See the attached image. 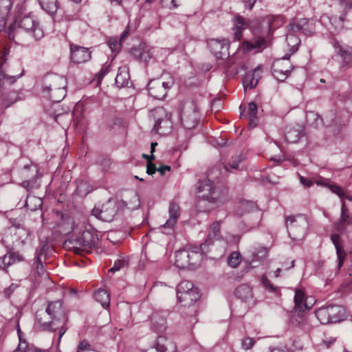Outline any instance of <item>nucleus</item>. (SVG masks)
<instances>
[{
	"mask_svg": "<svg viewBox=\"0 0 352 352\" xmlns=\"http://www.w3.org/2000/svg\"><path fill=\"white\" fill-rule=\"evenodd\" d=\"M332 45L334 54L331 56L329 62H337L340 72H345L352 68V47L342 45L337 40H333Z\"/></svg>",
	"mask_w": 352,
	"mask_h": 352,
	"instance_id": "nucleus-5",
	"label": "nucleus"
},
{
	"mask_svg": "<svg viewBox=\"0 0 352 352\" xmlns=\"http://www.w3.org/2000/svg\"><path fill=\"white\" fill-rule=\"evenodd\" d=\"M262 283L263 286L270 292H274L276 290V287L274 286V285L271 283L270 280L267 279V277L263 276L262 277Z\"/></svg>",
	"mask_w": 352,
	"mask_h": 352,
	"instance_id": "nucleus-53",
	"label": "nucleus"
},
{
	"mask_svg": "<svg viewBox=\"0 0 352 352\" xmlns=\"http://www.w3.org/2000/svg\"><path fill=\"white\" fill-rule=\"evenodd\" d=\"M15 94L14 92L5 93L0 97V102L3 107L8 108L13 104L16 100L14 98Z\"/></svg>",
	"mask_w": 352,
	"mask_h": 352,
	"instance_id": "nucleus-43",
	"label": "nucleus"
},
{
	"mask_svg": "<svg viewBox=\"0 0 352 352\" xmlns=\"http://www.w3.org/2000/svg\"><path fill=\"white\" fill-rule=\"evenodd\" d=\"M198 192L202 199L215 205L222 204L228 199L226 188L215 184L208 178L199 181Z\"/></svg>",
	"mask_w": 352,
	"mask_h": 352,
	"instance_id": "nucleus-3",
	"label": "nucleus"
},
{
	"mask_svg": "<svg viewBox=\"0 0 352 352\" xmlns=\"http://www.w3.org/2000/svg\"><path fill=\"white\" fill-rule=\"evenodd\" d=\"M258 107L254 102H251L248 104V115L249 117V124L252 127H255L256 125V119L257 114Z\"/></svg>",
	"mask_w": 352,
	"mask_h": 352,
	"instance_id": "nucleus-42",
	"label": "nucleus"
},
{
	"mask_svg": "<svg viewBox=\"0 0 352 352\" xmlns=\"http://www.w3.org/2000/svg\"><path fill=\"white\" fill-rule=\"evenodd\" d=\"M308 309L294 308L290 316V322L296 327H302L307 323L305 311Z\"/></svg>",
	"mask_w": 352,
	"mask_h": 352,
	"instance_id": "nucleus-24",
	"label": "nucleus"
},
{
	"mask_svg": "<svg viewBox=\"0 0 352 352\" xmlns=\"http://www.w3.org/2000/svg\"><path fill=\"white\" fill-rule=\"evenodd\" d=\"M285 226L289 236L294 240H300L306 234L308 222L302 214L290 215L285 217Z\"/></svg>",
	"mask_w": 352,
	"mask_h": 352,
	"instance_id": "nucleus-7",
	"label": "nucleus"
},
{
	"mask_svg": "<svg viewBox=\"0 0 352 352\" xmlns=\"http://www.w3.org/2000/svg\"><path fill=\"white\" fill-rule=\"evenodd\" d=\"M329 189L332 192L338 195L340 198L344 197V192L341 187L336 184H331L329 186Z\"/></svg>",
	"mask_w": 352,
	"mask_h": 352,
	"instance_id": "nucleus-52",
	"label": "nucleus"
},
{
	"mask_svg": "<svg viewBox=\"0 0 352 352\" xmlns=\"http://www.w3.org/2000/svg\"><path fill=\"white\" fill-rule=\"evenodd\" d=\"M307 124L317 129L323 125V119L315 111H309L306 115Z\"/></svg>",
	"mask_w": 352,
	"mask_h": 352,
	"instance_id": "nucleus-37",
	"label": "nucleus"
},
{
	"mask_svg": "<svg viewBox=\"0 0 352 352\" xmlns=\"http://www.w3.org/2000/svg\"><path fill=\"white\" fill-rule=\"evenodd\" d=\"M331 240L336 250V254L338 261V267L340 268L342 266L343 262L346 257V253L344 250V247L341 243L340 237L338 234H332L331 236Z\"/></svg>",
	"mask_w": 352,
	"mask_h": 352,
	"instance_id": "nucleus-25",
	"label": "nucleus"
},
{
	"mask_svg": "<svg viewBox=\"0 0 352 352\" xmlns=\"http://www.w3.org/2000/svg\"><path fill=\"white\" fill-rule=\"evenodd\" d=\"M91 58V52L87 47L77 45H70V58L75 64L84 63Z\"/></svg>",
	"mask_w": 352,
	"mask_h": 352,
	"instance_id": "nucleus-17",
	"label": "nucleus"
},
{
	"mask_svg": "<svg viewBox=\"0 0 352 352\" xmlns=\"http://www.w3.org/2000/svg\"><path fill=\"white\" fill-rule=\"evenodd\" d=\"M14 234L18 240V245H24L30 236V230L21 225H14L8 228V235Z\"/></svg>",
	"mask_w": 352,
	"mask_h": 352,
	"instance_id": "nucleus-21",
	"label": "nucleus"
},
{
	"mask_svg": "<svg viewBox=\"0 0 352 352\" xmlns=\"http://www.w3.org/2000/svg\"><path fill=\"white\" fill-rule=\"evenodd\" d=\"M176 346L173 342L163 336H159L153 345L146 352H175Z\"/></svg>",
	"mask_w": 352,
	"mask_h": 352,
	"instance_id": "nucleus-18",
	"label": "nucleus"
},
{
	"mask_svg": "<svg viewBox=\"0 0 352 352\" xmlns=\"http://www.w3.org/2000/svg\"><path fill=\"white\" fill-rule=\"evenodd\" d=\"M36 318L41 327L44 331H58V342L66 332L65 327L67 322L65 311L63 309V302L56 300L48 303L45 310H39L36 312Z\"/></svg>",
	"mask_w": 352,
	"mask_h": 352,
	"instance_id": "nucleus-1",
	"label": "nucleus"
},
{
	"mask_svg": "<svg viewBox=\"0 0 352 352\" xmlns=\"http://www.w3.org/2000/svg\"><path fill=\"white\" fill-rule=\"evenodd\" d=\"M78 18H79V15L78 13H74V14H71L67 13V11H65L64 13V19L66 21H76Z\"/></svg>",
	"mask_w": 352,
	"mask_h": 352,
	"instance_id": "nucleus-61",
	"label": "nucleus"
},
{
	"mask_svg": "<svg viewBox=\"0 0 352 352\" xmlns=\"http://www.w3.org/2000/svg\"><path fill=\"white\" fill-rule=\"evenodd\" d=\"M93 350L88 341L83 340L80 341L77 346V352H96Z\"/></svg>",
	"mask_w": 352,
	"mask_h": 352,
	"instance_id": "nucleus-47",
	"label": "nucleus"
},
{
	"mask_svg": "<svg viewBox=\"0 0 352 352\" xmlns=\"http://www.w3.org/2000/svg\"><path fill=\"white\" fill-rule=\"evenodd\" d=\"M173 80L169 77L167 81L162 78L153 79L148 84L149 94L155 99H162L166 95L167 90L173 85Z\"/></svg>",
	"mask_w": 352,
	"mask_h": 352,
	"instance_id": "nucleus-11",
	"label": "nucleus"
},
{
	"mask_svg": "<svg viewBox=\"0 0 352 352\" xmlns=\"http://www.w3.org/2000/svg\"><path fill=\"white\" fill-rule=\"evenodd\" d=\"M154 115L164 116V118H158L155 122L153 130L161 135H166L171 131L172 122L164 109L160 107L153 111Z\"/></svg>",
	"mask_w": 352,
	"mask_h": 352,
	"instance_id": "nucleus-14",
	"label": "nucleus"
},
{
	"mask_svg": "<svg viewBox=\"0 0 352 352\" xmlns=\"http://www.w3.org/2000/svg\"><path fill=\"white\" fill-rule=\"evenodd\" d=\"M261 67L258 66L253 71L246 73L243 79V85L245 91L248 89H254L256 87L261 78Z\"/></svg>",
	"mask_w": 352,
	"mask_h": 352,
	"instance_id": "nucleus-20",
	"label": "nucleus"
},
{
	"mask_svg": "<svg viewBox=\"0 0 352 352\" xmlns=\"http://www.w3.org/2000/svg\"><path fill=\"white\" fill-rule=\"evenodd\" d=\"M304 135L303 129L301 126L297 125L287 129L285 138L289 143L297 142Z\"/></svg>",
	"mask_w": 352,
	"mask_h": 352,
	"instance_id": "nucleus-27",
	"label": "nucleus"
},
{
	"mask_svg": "<svg viewBox=\"0 0 352 352\" xmlns=\"http://www.w3.org/2000/svg\"><path fill=\"white\" fill-rule=\"evenodd\" d=\"M151 328L157 333H162L166 329V320L159 313H153L151 316Z\"/></svg>",
	"mask_w": 352,
	"mask_h": 352,
	"instance_id": "nucleus-28",
	"label": "nucleus"
},
{
	"mask_svg": "<svg viewBox=\"0 0 352 352\" xmlns=\"http://www.w3.org/2000/svg\"><path fill=\"white\" fill-rule=\"evenodd\" d=\"M248 28V23L241 16H236L234 19V35L236 40H241L243 31Z\"/></svg>",
	"mask_w": 352,
	"mask_h": 352,
	"instance_id": "nucleus-29",
	"label": "nucleus"
},
{
	"mask_svg": "<svg viewBox=\"0 0 352 352\" xmlns=\"http://www.w3.org/2000/svg\"><path fill=\"white\" fill-rule=\"evenodd\" d=\"M17 26L19 29L31 33L36 40H40L43 36L44 32L38 22L30 14L22 17L17 23Z\"/></svg>",
	"mask_w": 352,
	"mask_h": 352,
	"instance_id": "nucleus-13",
	"label": "nucleus"
},
{
	"mask_svg": "<svg viewBox=\"0 0 352 352\" xmlns=\"http://www.w3.org/2000/svg\"><path fill=\"white\" fill-rule=\"evenodd\" d=\"M94 298L100 302L102 307L107 308L110 304V296L109 293L103 289H97L94 294Z\"/></svg>",
	"mask_w": 352,
	"mask_h": 352,
	"instance_id": "nucleus-36",
	"label": "nucleus"
},
{
	"mask_svg": "<svg viewBox=\"0 0 352 352\" xmlns=\"http://www.w3.org/2000/svg\"><path fill=\"white\" fill-rule=\"evenodd\" d=\"M207 45L217 59H224L230 56V42L226 38H210L207 41Z\"/></svg>",
	"mask_w": 352,
	"mask_h": 352,
	"instance_id": "nucleus-12",
	"label": "nucleus"
},
{
	"mask_svg": "<svg viewBox=\"0 0 352 352\" xmlns=\"http://www.w3.org/2000/svg\"><path fill=\"white\" fill-rule=\"evenodd\" d=\"M189 253H188V250H178L175 254V265L181 269H184L186 267H189Z\"/></svg>",
	"mask_w": 352,
	"mask_h": 352,
	"instance_id": "nucleus-30",
	"label": "nucleus"
},
{
	"mask_svg": "<svg viewBox=\"0 0 352 352\" xmlns=\"http://www.w3.org/2000/svg\"><path fill=\"white\" fill-rule=\"evenodd\" d=\"M294 302L295 307L294 308L298 309H310L311 307H309L305 302V293L301 289H296L295 290V296H294Z\"/></svg>",
	"mask_w": 352,
	"mask_h": 352,
	"instance_id": "nucleus-38",
	"label": "nucleus"
},
{
	"mask_svg": "<svg viewBox=\"0 0 352 352\" xmlns=\"http://www.w3.org/2000/svg\"><path fill=\"white\" fill-rule=\"evenodd\" d=\"M288 28L293 32H302L307 36H311L315 32L314 23L307 19H302L297 23H290Z\"/></svg>",
	"mask_w": 352,
	"mask_h": 352,
	"instance_id": "nucleus-19",
	"label": "nucleus"
},
{
	"mask_svg": "<svg viewBox=\"0 0 352 352\" xmlns=\"http://www.w3.org/2000/svg\"><path fill=\"white\" fill-rule=\"evenodd\" d=\"M245 157L242 154H239L232 158V161L230 162L228 165L225 166L227 170H229V167L232 169H238L239 164L244 160Z\"/></svg>",
	"mask_w": 352,
	"mask_h": 352,
	"instance_id": "nucleus-46",
	"label": "nucleus"
},
{
	"mask_svg": "<svg viewBox=\"0 0 352 352\" xmlns=\"http://www.w3.org/2000/svg\"><path fill=\"white\" fill-rule=\"evenodd\" d=\"M0 259L2 260L4 269L14 264L12 257L10 256L8 252L3 257H1Z\"/></svg>",
	"mask_w": 352,
	"mask_h": 352,
	"instance_id": "nucleus-55",
	"label": "nucleus"
},
{
	"mask_svg": "<svg viewBox=\"0 0 352 352\" xmlns=\"http://www.w3.org/2000/svg\"><path fill=\"white\" fill-rule=\"evenodd\" d=\"M23 73H24V69H22L21 70V72L17 75V76H9L8 75L7 76V78H6V81H8L10 84H13L16 82V80L21 78L23 75Z\"/></svg>",
	"mask_w": 352,
	"mask_h": 352,
	"instance_id": "nucleus-60",
	"label": "nucleus"
},
{
	"mask_svg": "<svg viewBox=\"0 0 352 352\" xmlns=\"http://www.w3.org/2000/svg\"><path fill=\"white\" fill-rule=\"evenodd\" d=\"M44 252V246L39 247L36 250V258L33 266L34 274H36L38 276H42L45 273L44 266L41 262V256Z\"/></svg>",
	"mask_w": 352,
	"mask_h": 352,
	"instance_id": "nucleus-31",
	"label": "nucleus"
},
{
	"mask_svg": "<svg viewBox=\"0 0 352 352\" xmlns=\"http://www.w3.org/2000/svg\"><path fill=\"white\" fill-rule=\"evenodd\" d=\"M254 344V340L252 338H245L242 340L241 346L245 350L250 349Z\"/></svg>",
	"mask_w": 352,
	"mask_h": 352,
	"instance_id": "nucleus-51",
	"label": "nucleus"
},
{
	"mask_svg": "<svg viewBox=\"0 0 352 352\" xmlns=\"http://www.w3.org/2000/svg\"><path fill=\"white\" fill-rule=\"evenodd\" d=\"M129 52L136 60L146 64L153 56V48L145 43H140L138 45L133 47Z\"/></svg>",
	"mask_w": 352,
	"mask_h": 352,
	"instance_id": "nucleus-15",
	"label": "nucleus"
},
{
	"mask_svg": "<svg viewBox=\"0 0 352 352\" xmlns=\"http://www.w3.org/2000/svg\"><path fill=\"white\" fill-rule=\"evenodd\" d=\"M19 344L18 347L13 352H45L41 349L30 347L25 340L22 341L19 337Z\"/></svg>",
	"mask_w": 352,
	"mask_h": 352,
	"instance_id": "nucleus-44",
	"label": "nucleus"
},
{
	"mask_svg": "<svg viewBox=\"0 0 352 352\" xmlns=\"http://www.w3.org/2000/svg\"><path fill=\"white\" fill-rule=\"evenodd\" d=\"M267 254V249L264 247L255 250L252 254L253 257L250 262L252 267H256L257 265H253V263L256 261L261 262L266 257Z\"/></svg>",
	"mask_w": 352,
	"mask_h": 352,
	"instance_id": "nucleus-40",
	"label": "nucleus"
},
{
	"mask_svg": "<svg viewBox=\"0 0 352 352\" xmlns=\"http://www.w3.org/2000/svg\"><path fill=\"white\" fill-rule=\"evenodd\" d=\"M300 182L302 185L305 187H310L313 185V181L309 178L304 177L303 176L299 175Z\"/></svg>",
	"mask_w": 352,
	"mask_h": 352,
	"instance_id": "nucleus-59",
	"label": "nucleus"
},
{
	"mask_svg": "<svg viewBox=\"0 0 352 352\" xmlns=\"http://www.w3.org/2000/svg\"><path fill=\"white\" fill-rule=\"evenodd\" d=\"M98 240L96 230L91 226H85L80 228L78 234L67 239L64 246L76 254H81L88 253L95 248Z\"/></svg>",
	"mask_w": 352,
	"mask_h": 352,
	"instance_id": "nucleus-2",
	"label": "nucleus"
},
{
	"mask_svg": "<svg viewBox=\"0 0 352 352\" xmlns=\"http://www.w3.org/2000/svg\"><path fill=\"white\" fill-rule=\"evenodd\" d=\"M120 207H127L126 201L123 200L117 201L113 199H109L102 205L101 209H94L93 214L97 218L104 221L110 222L113 220Z\"/></svg>",
	"mask_w": 352,
	"mask_h": 352,
	"instance_id": "nucleus-10",
	"label": "nucleus"
},
{
	"mask_svg": "<svg viewBox=\"0 0 352 352\" xmlns=\"http://www.w3.org/2000/svg\"><path fill=\"white\" fill-rule=\"evenodd\" d=\"M280 62L278 60L272 65V72L274 77L278 80L284 81L291 72L289 69H283L280 68Z\"/></svg>",
	"mask_w": 352,
	"mask_h": 352,
	"instance_id": "nucleus-33",
	"label": "nucleus"
},
{
	"mask_svg": "<svg viewBox=\"0 0 352 352\" xmlns=\"http://www.w3.org/2000/svg\"><path fill=\"white\" fill-rule=\"evenodd\" d=\"M241 208L244 212H249L256 208V204L252 201H243L241 202Z\"/></svg>",
	"mask_w": 352,
	"mask_h": 352,
	"instance_id": "nucleus-48",
	"label": "nucleus"
},
{
	"mask_svg": "<svg viewBox=\"0 0 352 352\" xmlns=\"http://www.w3.org/2000/svg\"><path fill=\"white\" fill-rule=\"evenodd\" d=\"M2 243L7 248L12 250L15 245H18L16 236L14 234L8 235V228L6 230L2 238Z\"/></svg>",
	"mask_w": 352,
	"mask_h": 352,
	"instance_id": "nucleus-41",
	"label": "nucleus"
},
{
	"mask_svg": "<svg viewBox=\"0 0 352 352\" xmlns=\"http://www.w3.org/2000/svg\"><path fill=\"white\" fill-rule=\"evenodd\" d=\"M221 239L220 221H215L211 225L210 231L208 233L205 242L200 244V249L202 251H204V248L211 245L214 240H220Z\"/></svg>",
	"mask_w": 352,
	"mask_h": 352,
	"instance_id": "nucleus-23",
	"label": "nucleus"
},
{
	"mask_svg": "<svg viewBox=\"0 0 352 352\" xmlns=\"http://www.w3.org/2000/svg\"><path fill=\"white\" fill-rule=\"evenodd\" d=\"M18 287V285L12 283L4 290V295L6 298H9L13 292Z\"/></svg>",
	"mask_w": 352,
	"mask_h": 352,
	"instance_id": "nucleus-58",
	"label": "nucleus"
},
{
	"mask_svg": "<svg viewBox=\"0 0 352 352\" xmlns=\"http://www.w3.org/2000/svg\"><path fill=\"white\" fill-rule=\"evenodd\" d=\"M108 45L113 52L118 53L120 49V43H118L116 38H110L108 41Z\"/></svg>",
	"mask_w": 352,
	"mask_h": 352,
	"instance_id": "nucleus-49",
	"label": "nucleus"
},
{
	"mask_svg": "<svg viewBox=\"0 0 352 352\" xmlns=\"http://www.w3.org/2000/svg\"><path fill=\"white\" fill-rule=\"evenodd\" d=\"M316 316L321 324L338 322L344 319V309L340 305H329L317 309Z\"/></svg>",
	"mask_w": 352,
	"mask_h": 352,
	"instance_id": "nucleus-8",
	"label": "nucleus"
},
{
	"mask_svg": "<svg viewBox=\"0 0 352 352\" xmlns=\"http://www.w3.org/2000/svg\"><path fill=\"white\" fill-rule=\"evenodd\" d=\"M129 73L126 67H120L118 69L117 76L115 79V84L118 87L126 86L129 83Z\"/></svg>",
	"mask_w": 352,
	"mask_h": 352,
	"instance_id": "nucleus-32",
	"label": "nucleus"
},
{
	"mask_svg": "<svg viewBox=\"0 0 352 352\" xmlns=\"http://www.w3.org/2000/svg\"><path fill=\"white\" fill-rule=\"evenodd\" d=\"M352 224V218L348 214V210L344 201L341 207V214L338 221L334 223V228L336 231L342 233L345 230L346 226Z\"/></svg>",
	"mask_w": 352,
	"mask_h": 352,
	"instance_id": "nucleus-22",
	"label": "nucleus"
},
{
	"mask_svg": "<svg viewBox=\"0 0 352 352\" xmlns=\"http://www.w3.org/2000/svg\"><path fill=\"white\" fill-rule=\"evenodd\" d=\"M126 265L124 260H117L114 262L113 266L109 270V272L119 271L122 267Z\"/></svg>",
	"mask_w": 352,
	"mask_h": 352,
	"instance_id": "nucleus-50",
	"label": "nucleus"
},
{
	"mask_svg": "<svg viewBox=\"0 0 352 352\" xmlns=\"http://www.w3.org/2000/svg\"><path fill=\"white\" fill-rule=\"evenodd\" d=\"M109 72V65L102 67L98 74V80L100 81L102 78Z\"/></svg>",
	"mask_w": 352,
	"mask_h": 352,
	"instance_id": "nucleus-63",
	"label": "nucleus"
},
{
	"mask_svg": "<svg viewBox=\"0 0 352 352\" xmlns=\"http://www.w3.org/2000/svg\"><path fill=\"white\" fill-rule=\"evenodd\" d=\"M207 250L206 248H204V251H202L200 249V246L192 247L188 250V253H189V267H195L199 265L201 259H202V253L206 252Z\"/></svg>",
	"mask_w": 352,
	"mask_h": 352,
	"instance_id": "nucleus-26",
	"label": "nucleus"
},
{
	"mask_svg": "<svg viewBox=\"0 0 352 352\" xmlns=\"http://www.w3.org/2000/svg\"><path fill=\"white\" fill-rule=\"evenodd\" d=\"M241 261V256L238 252H232L228 258V264L232 267H236Z\"/></svg>",
	"mask_w": 352,
	"mask_h": 352,
	"instance_id": "nucleus-45",
	"label": "nucleus"
},
{
	"mask_svg": "<svg viewBox=\"0 0 352 352\" xmlns=\"http://www.w3.org/2000/svg\"><path fill=\"white\" fill-rule=\"evenodd\" d=\"M66 79L57 74H50L44 77L43 92L53 102H60L66 96Z\"/></svg>",
	"mask_w": 352,
	"mask_h": 352,
	"instance_id": "nucleus-4",
	"label": "nucleus"
},
{
	"mask_svg": "<svg viewBox=\"0 0 352 352\" xmlns=\"http://www.w3.org/2000/svg\"><path fill=\"white\" fill-rule=\"evenodd\" d=\"M265 45L264 38H256L252 41H245L243 43V48L245 51L250 52L252 50H260Z\"/></svg>",
	"mask_w": 352,
	"mask_h": 352,
	"instance_id": "nucleus-35",
	"label": "nucleus"
},
{
	"mask_svg": "<svg viewBox=\"0 0 352 352\" xmlns=\"http://www.w3.org/2000/svg\"><path fill=\"white\" fill-rule=\"evenodd\" d=\"M9 254L12 257L14 263L20 262L24 260L23 256L19 252H8Z\"/></svg>",
	"mask_w": 352,
	"mask_h": 352,
	"instance_id": "nucleus-57",
	"label": "nucleus"
},
{
	"mask_svg": "<svg viewBox=\"0 0 352 352\" xmlns=\"http://www.w3.org/2000/svg\"><path fill=\"white\" fill-rule=\"evenodd\" d=\"M42 9L47 13L55 14L58 9L57 0H38Z\"/></svg>",
	"mask_w": 352,
	"mask_h": 352,
	"instance_id": "nucleus-39",
	"label": "nucleus"
},
{
	"mask_svg": "<svg viewBox=\"0 0 352 352\" xmlns=\"http://www.w3.org/2000/svg\"><path fill=\"white\" fill-rule=\"evenodd\" d=\"M156 171H157V168H156L155 165L151 162H148L146 166V173L148 175H153Z\"/></svg>",
	"mask_w": 352,
	"mask_h": 352,
	"instance_id": "nucleus-62",
	"label": "nucleus"
},
{
	"mask_svg": "<svg viewBox=\"0 0 352 352\" xmlns=\"http://www.w3.org/2000/svg\"><path fill=\"white\" fill-rule=\"evenodd\" d=\"M182 124L186 130L195 129L199 123V108L194 100L184 101L180 113Z\"/></svg>",
	"mask_w": 352,
	"mask_h": 352,
	"instance_id": "nucleus-6",
	"label": "nucleus"
},
{
	"mask_svg": "<svg viewBox=\"0 0 352 352\" xmlns=\"http://www.w3.org/2000/svg\"><path fill=\"white\" fill-rule=\"evenodd\" d=\"M340 4L343 7V11L347 13L352 8L351 0H340Z\"/></svg>",
	"mask_w": 352,
	"mask_h": 352,
	"instance_id": "nucleus-56",
	"label": "nucleus"
},
{
	"mask_svg": "<svg viewBox=\"0 0 352 352\" xmlns=\"http://www.w3.org/2000/svg\"><path fill=\"white\" fill-rule=\"evenodd\" d=\"M245 8L252 10L256 0H242Z\"/></svg>",
	"mask_w": 352,
	"mask_h": 352,
	"instance_id": "nucleus-64",
	"label": "nucleus"
},
{
	"mask_svg": "<svg viewBox=\"0 0 352 352\" xmlns=\"http://www.w3.org/2000/svg\"><path fill=\"white\" fill-rule=\"evenodd\" d=\"M177 296L184 306H190L199 299L200 294L192 282L184 280L177 287Z\"/></svg>",
	"mask_w": 352,
	"mask_h": 352,
	"instance_id": "nucleus-9",
	"label": "nucleus"
},
{
	"mask_svg": "<svg viewBox=\"0 0 352 352\" xmlns=\"http://www.w3.org/2000/svg\"><path fill=\"white\" fill-rule=\"evenodd\" d=\"M22 186L27 190H30L36 186V179L32 178L29 180L23 181L22 183Z\"/></svg>",
	"mask_w": 352,
	"mask_h": 352,
	"instance_id": "nucleus-54",
	"label": "nucleus"
},
{
	"mask_svg": "<svg viewBox=\"0 0 352 352\" xmlns=\"http://www.w3.org/2000/svg\"><path fill=\"white\" fill-rule=\"evenodd\" d=\"M168 212L169 219L166 220L164 224L161 226V228L165 230L163 232L167 234H171L174 230L181 213L179 206L175 201L170 202Z\"/></svg>",
	"mask_w": 352,
	"mask_h": 352,
	"instance_id": "nucleus-16",
	"label": "nucleus"
},
{
	"mask_svg": "<svg viewBox=\"0 0 352 352\" xmlns=\"http://www.w3.org/2000/svg\"><path fill=\"white\" fill-rule=\"evenodd\" d=\"M235 296L243 301H248L253 298L251 287L245 284L241 285L236 289Z\"/></svg>",
	"mask_w": 352,
	"mask_h": 352,
	"instance_id": "nucleus-34",
	"label": "nucleus"
}]
</instances>
